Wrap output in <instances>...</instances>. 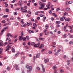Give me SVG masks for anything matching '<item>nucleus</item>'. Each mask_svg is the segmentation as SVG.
Instances as JSON below:
<instances>
[{
	"label": "nucleus",
	"mask_w": 73,
	"mask_h": 73,
	"mask_svg": "<svg viewBox=\"0 0 73 73\" xmlns=\"http://www.w3.org/2000/svg\"><path fill=\"white\" fill-rule=\"evenodd\" d=\"M19 38V41H21L22 40L23 41H26V37H21V36H20Z\"/></svg>",
	"instance_id": "1"
},
{
	"label": "nucleus",
	"mask_w": 73,
	"mask_h": 73,
	"mask_svg": "<svg viewBox=\"0 0 73 73\" xmlns=\"http://www.w3.org/2000/svg\"><path fill=\"white\" fill-rule=\"evenodd\" d=\"M20 11L21 12H25V13H26V12L28 11V10H26L25 9H22V10H21Z\"/></svg>",
	"instance_id": "2"
},
{
	"label": "nucleus",
	"mask_w": 73,
	"mask_h": 73,
	"mask_svg": "<svg viewBox=\"0 0 73 73\" xmlns=\"http://www.w3.org/2000/svg\"><path fill=\"white\" fill-rule=\"evenodd\" d=\"M44 60L45 63H46V62H49V59L48 58L45 59V58H44Z\"/></svg>",
	"instance_id": "3"
},
{
	"label": "nucleus",
	"mask_w": 73,
	"mask_h": 73,
	"mask_svg": "<svg viewBox=\"0 0 73 73\" xmlns=\"http://www.w3.org/2000/svg\"><path fill=\"white\" fill-rule=\"evenodd\" d=\"M41 66L42 67V70L43 72H45V67H44V65L42 64Z\"/></svg>",
	"instance_id": "4"
},
{
	"label": "nucleus",
	"mask_w": 73,
	"mask_h": 73,
	"mask_svg": "<svg viewBox=\"0 0 73 73\" xmlns=\"http://www.w3.org/2000/svg\"><path fill=\"white\" fill-rule=\"evenodd\" d=\"M26 68H27V69H31V68H32V66H29L28 65H26Z\"/></svg>",
	"instance_id": "5"
},
{
	"label": "nucleus",
	"mask_w": 73,
	"mask_h": 73,
	"mask_svg": "<svg viewBox=\"0 0 73 73\" xmlns=\"http://www.w3.org/2000/svg\"><path fill=\"white\" fill-rule=\"evenodd\" d=\"M29 33H33L35 32V31L33 30H29L28 31Z\"/></svg>",
	"instance_id": "6"
},
{
	"label": "nucleus",
	"mask_w": 73,
	"mask_h": 73,
	"mask_svg": "<svg viewBox=\"0 0 73 73\" xmlns=\"http://www.w3.org/2000/svg\"><path fill=\"white\" fill-rule=\"evenodd\" d=\"M29 70H28L27 71V73H30L32 70V68H29Z\"/></svg>",
	"instance_id": "7"
},
{
	"label": "nucleus",
	"mask_w": 73,
	"mask_h": 73,
	"mask_svg": "<svg viewBox=\"0 0 73 73\" xmlns=\"http://www.w3.org/2000/svg\"><path fill=\"white\" fill-rule=\"evenodd\" d=\"M65 21H70V19L68 18V19H65Z\"/></svg>",
	"instance_id": "8"
},
{
	"label": "nucleus",
	"mask_w": 73,
	"mask_h": 73,
	"mask_svg": "<svg viewBox=\"0 0 73 73\" xmlns=\"http://www.w3.org/2000/svg\"><path fill=\"white\" fill-rule=\"evenodd\" d=\"M70 9L68 7L66 9V11H70Z\"/></svg>",
	"instance_id": "9"
},
{
	"label": "nucleus",
	"mask_w": 73,
	"mask_h": 73,
	"mask_svg": "<svg viewBox=\"0 0 73 73\" xmlns=\"http://www.w3.org/2000/svg\"><path fill=\"white\" fill-rule=\"evenodd\" d=\"M68 37V35L67 34H64L63 35L64 38H66Z\"/></svg>",
	"instance_id": "10"
},
{
	"label": "nucleus",
	"mask_w": 73,
	"mask_h": 73,
	"mask_svg": "<svg viewBox=\"0 0 73 73\" xmlns=\"http://www.w3.org/2000/svg\"><path fill=\"white\" fill-rule=\"evenodd\" d=\"M56 24H59L61 23V21H56Z\"/></svg>",
	"instance_id": "11"
},
{
	"label": "nucleus",
	"mask_w": 73,
	"mask_h": 73,
	"mask_svg": "<svg viewBox=\"0 0 73 73\" xmlns=\"http://www.w3.org/2000/svg\"><path fill=\"white\" fill-rule=\"evenodd\" d=\"M12 51L13 53H15V49L13 47H12Z\"/></svg>",
	"instance_id": "12"
},
{
	"label": "nucleus",
	"mask_w": 73,
	"mask_h": 73,
	"mask_svg": "<svg viewBox=\"0 0 73 73\" xmlns=\"http://www.w3.org/2000/svg\"><path fill=\"white\" fill-rule=\"evenodd\" d=\"M12 45H11L10 46L9 45H8L7 46V47L9 49H10V48H11V47H12Z\"/></svg>",
	"instance_id": "13"
},
{
	"label": "nucleus",
	"mask_w": 73,
	"mask_h": 73,
	"mask_svg": "<svg viewBox=\"0 0 73 73\" xmlns=\"http://www.w3.org/2000/svg\"><path fill=\"white\" fill-rule=\"evenodd\" d=\"M46 7H47V8L48 9H50V6L49 5H46Z\"/></svg>",
	"instance_id": "14"
},
{
	"label": "nucleus",
	"mask_w": 73,
	"mask_h": 73,
	"mask_svg": "<svg viewBox=\"0 0 73 73\" xmlns=\"http://www.w3.org/2000/svg\"><path fill=\"white\" fill-rule=\"evenodd\" d=\"M24 35V34H23V31H22L21 32V37H23V36Z\"/></svg>",
	"instance_id": "15"
},
{
	"label": "nucleus",
	"mask_w": 73,
	"mask_h": 73,
	"mask_svg": "<svg viewBox=\"0 0 73 73\" xmlns=\"http://www.w3.org/2000/svg\"><path fill=\"white\" fill-rule=\"evenodd\" d=\"M7 17H8V15H4V16H3V18H5V17L7 18Z\"/></svg>",
	"instance_id": "16"
},
{
	"label": "nucleus",
	"mask_w": 73,
	"mask_h": 73,
	"mask_svg": "<svg viewBox=\"0 0 73 73\" xmlns=\"http://www.w3.org/2000/svg\"><path fill=\"white\" fill-rule=\"evenodd\" d=\"M53 68L54 69H57V66H56V65L54 66H53Z\"/></svg>",
	"instance_id": "17"
},
{
	"label": "nucleus",
	"mask_w": 73,
	"mask_h": 73,
	"mask_svg": "<svg viewBox=\"0 0 73 73\" xmlns=\"http://www.w3.org/2000/svg\"><path fill=\"white\" fill-rule=\"evenodd\" d=\"M68 4H72V3H73V2L72 1H70L68 2Z\"/></svg>",
	"instance_id": "18"
},
{
	"label": "nucleus",
	"mask_w": 73,
	"mask_h": 73,
	"mask_svg": "<svg viewBox=\"0 0 73 73\" xmlns=\"http://www.w3.org/2000/svg\"><path fill=\"white\" fill-rule=\"evenodd\" d=\"M11 69L10 68V67H8L7 68V70L8 71H9V70H10Z\"/></svg>",
	"instance_id": "19"
},
{
	"label": "nucleus",
	"mask_w": 73,
	"mask_h": 73,
	"mask_svg": "<svg viewBox=\"0 0 73 73\" xmlns=\"http://www.w3.org/2000/svg\"><path fill=\"white\" fill-rule=\"evenodd\" d=\"M34 47H35V48H36V47H38V48L39 46H37V44H35L34 46Z\"/></svg>",
	"instance_id": "20"
},
{
	"label": "nucleus",
	"mask_w": 73,
	"mask_h": 73,
	"mask_svg": "<svg viewBox=\"0 0 73 73\" xmlns=\"http://www.w3.org/2000/svg\"><path fill=\"white\" fill-rule=\"evenodd\" d=\"M6 12H9V10L8 8H7L6 9Z\"/></svg>",
	"instance_id": "21"
},
{
	"label": "nucleus",
	"mask_w": 73,
	"mask_h": 73,
	"mask_svg": "<svg viewBox=\"0 0 73 73\" xmlns=\"http://www.w3.org/2000/svg\"><path fill=\"white\" fill-rule=\"evenodd\" d=\"M25 7H23V6H21V10L22 9H24V8H25Z\"/></svg>",
	"instance_id": "22"
},
{
	"label": "nucleus",
	"mask_w": 73,
	"mask_h": 73,
	"mask_svg": "<svg viewBox=\"0 0 73 73\" xmlns=\"http://www.w3.org/2000/svg\"><path fill=\"white\" fill-rule=\"evenodd\" d=\"M14 15H17V12H15L14 13Z\"/></svg>",
	"instance_id": "23"
},
{
	"label": "nucleus",
	"mask_w": 73,
	"mask_h": 73,
	"mask_svg": "<svg viewBox=\"0 0 73 73\" xmlns=\"http://www.w3.org/2000/svg\"><path fill=\"white\" fill-rule=\"evenodd\" d=\"M49 12L50 14H52V10H50L49 11Z\"/></svg>",
	"instance_id": "24"
},
{
	"label": "nucleus",
	"mask_w": 73,
	"mask_h": 73,
	"mask_svg": "<svg viewBox=\"0 0 73 73\" xmlns=\"http://www.w3.org/2000/svg\"><path fill=\"white\" fill-rule=\"evenodd\" d=\"M69 44L70 45H72V44H73V42L70 41L69 42Z\"/></svg>",
	"instance_id": "25"
},
{
	"label": "nucleus",
	"mask_w": 73,
	"mask_h": 73,
	"mask_svg": "<svg viewBox=\"0 0 73 73\" xmlns=\"http://www.w3.org/2000/svg\"><path fill=\"white\" fill-rule=\"evenodd\" d=\"M33 25L34 27H37V24L36 23H34L33 24Z\"/></svg>",
	"instance_id": "26"
},
{
	"label": "nucleus",
	"mask_w": 73,
	"mask_h": 73,
	"mask_svg": "<svg viewBox=\"0 0 73 73\" xmlns=\"http://www.w3.org/2000/svg\"><path fill=\"white\" fill-rule=\"evenodd\" d=\"M56 11H60V8H57L56 9Z\"/></svg>",
	"instance_id": "27"
},
{
	"label": "nucleus",
	"mask_w": 73,
	"mask_h": 73,
	"mask_svg": "<svg viewBox=\"0 0 73 73\" xmlns=\"http://www.w3.org/2000/svg\"><path fill=\"white\" fill-rule=\"evenodd\" d=\"M44 15L40 14V17H44Z\"/></svg>",
	"instance_id": "28"
},
{
	"label": "nucleus",
	"mask_w": 73,
	"mask_h": 73,
	"mask_svg": "<svg viewBox=\"0 0 73 73\" xmlns=\"http://www.w3.org/2000/svg\"><path fill=\"white\" fill-rule=\"evenodd\" d=\"M69 38H73V36L72 35H70L69 36Z\"/></svg>",
	"instance_id": "29"
},
{
	"label": "nucleus",
	"mask_w": 73,
	"mask_h": 73,
	"mask_svg": "<svg viewBox=\"0 0 73 73\" xmlns=\"http://www.w3.org/2000/svg\"><path fill=\"white\" fill-rule=\"evenodd\" d=\"M35 14L36 15H38V12L37 11L35 13Z\"/></svg>",
	"instance_id": "30"
},
{
	"label": "nucleus",
	"mask_w": 73,
	"mask_h": 73,
	"mask_svg": "<svg viewBox=\"0 0 73 73\" xmlns=\"http://www.w3.org/2000/svg\"><path fill=\"white\" fill-rule=\"evenodd\" d=\"M39 40H43V38H38Z\"/></svg>",
	"instance_id": "31"
},
{
	"label": "nucleus",
	"mask_w": 73,
	"mask_h": 73,
	"mask_svg": "<svg viewBox=\"0 0 73 73\" xmlns=\"http://www.w3.org/2000/svg\"><path fill=\"white\" fill-rule=\"evenodd\" d=\"M28 13L30 14H31V13H32L30 11V10H29L28 11Z\"/></svg>",
	"instance_id": "32"
},
{
	"label": "nucleus",
	"mask_w": 73,
	"mask_h": 73,
	"mask_svg": "<svg viewBox=\"0 0 73 73\" xmlns=\"http://www.w3.org/2000/svg\"><path fill=\"white\" fill-rule=\"evenodd\" d=\"M11 39H10L8 41V43H9L8 45H9V44H10V42H11Z\"/></svg>",
	"instance_id": "33"
},
{
	"label": "nucleus",
	"mask_w": 73,
	"mask_h": 73,
	"mask_svg": "<svg viewBox=\"0 0 73 73\" xmlns=\"http://www.w3.org/2000/svg\"><path fill=\"white\" fill-rule=\"evenodd\" d=\"M35 42H33L31 44V45H33L35 44Z\"/></svg>",
	"instance_id": "34"
},
{
	"label": "nucleus",
	"mask_w": 73,
	"mask_h": 73,
	"mask_svg": "<svg viewBox=\"0 0 73 73\" xmlns=\"http://www.w3.org/2000/svg\"><path fill=\"white\" fill-rule=\"evenodd\" d=\"M60 20L61 21H64V20L61 17L60 18Z\"/></svg>",
	"instance_id": "35"
},
{
	"label": "nucleus",
	"mask_w": 73,
	"mask_h": 73,
	"mask_svg": "<svg viewBox=\"0 0 73 73\" xmlns=\"http://www.w3.org/2000/svg\"><path fill=\"white\" fill-rule=\"evenodd\" d=\"M26 38H27V40H29V36H26Z\"/></svg>",
	"instance_id": "36"
},
{
	"label": "nucleus",
	"mask_w": 73,
	"mask_h": 73,
	"mask_svg": "<svg viewBox=\"0 0 73 73\" xmlns=\"http://www.w3.org/2000/svg\"><path fill=\"white\" fill-rule=\"evenodd\" d=\"M8 29V27H5L3 29H4V30H5V29Z\"/></svg>",
	"instance_id": "37"
},
{
	"label": "nucleus",
	"mask_w": 73,
	"mask_h": 73,
	"mask_svg": "<svg viewBox=\"0 0 73 73\" xmlns=\"http://www.w3.org/2000/svg\"><path fill=\"white\" fill-rule=\"evenodd\" d=\"M26 16H27V17H30V15L29 14H27L26 15Z\"/></svg>",
	"instance_id": "38"
},
{
	"label": "nucleus",
	"mask_w": 73,
	"mask_h": 73,
	"mask_svg": "<svg viewBox=\"0 0 73 73\" xmlns=\"http://www.w3.org/2000/svg\"><path fill=\"white\" fill-rule=\"evenodd\" d=\"M40 55L37 54L36 57L37 58H38V57L40 56Z\"/></svg>",
	"instance_id": "39"
},
{
	"label": "nucleus",
	"mask_w": 73,
	"mask_h": 73,
	"mask_svg": "<svg viewBox=\"0 0 73 73\" xmlns=\"http://www.w3.org/2000/svg\"><path fill=\"white\" fill-rule=\"evenodd\" d=\"M37 4L36 3H34V7H36V6H37Z\"/></svg>",
	"instance_id": "40"
},
{
	"label": "nucleus",
	"mask_w": 73,
	"mask_h": 73,
	"mask_svg": "<svg viewBox=\"0 0 73 73\" xmlns=\"http://www.w3.org/2000/svg\"><path fill=\"white\" fill-rule=\"evenodd\" d=\"M41 1L43 2V3H45L46 2V0H41Z\"/></svg>",
	"instance_id": "41"
},
{
	"label": "nucleus",
	"mask_w": 73,
	"mask_h": 73,
	"mask_svg": "<svg viewBox=\"0 0 73 73\" xmlns=\"http://www.w3.org/2000/svg\"><path fill=\"white\" fill-rule=\"evenodd\" d=\"M56 27H58V28H59V27H61V26L60 25H57Z\"/></svg>",
	"instance_id": "42"
},
{
	"label": "nucleus",
	"mask_w": 73,
	"mask_h": 73,
	"mask_svg": "<svg viewBox=\"0 0 73 73\" xmlns=\"http://www.w3.org/2000/svg\"><path fill=\"white\" fill-rule=\"evenodd\" d=\"M27 25L28 26H29L30 25L29 23H28V22H27Z\"/></svg>",
	"instance_id": "43"
},
{
	"label": "nucleus",
	"mask_w": 73,
	"mask_h": 73,
	"mask_svg": "<svg viewBox=\"0 0 73 73\" xmlns=\"http://www.w3.org/2000/svg\"><path fill=\"white\" fill-rule=\"evenodd\" d=\"M45 27H46V29H48V25H46Z\"/></svg>",
	"instance_id": "44"
},
{
	"label": "nucleus",
	"mask_w": 73,
	"mask_h": 73,
	"mask_svg": "<svg viewBox=\"0 0 73 73\" xmlns=\"http://www.w3.org/2000/svg\"><path fill=\"white\" fill-rule=\"evenodd\" d=\"M37 20H40V17H37Z\"/></svg>",
	"instance_id": "45"
},
{
	"label": "nucleus",
	"mask_w": 73,
	"mask_h": 73,
	"mask_svg": "<svg viewBox=\"0 0 73 73\" xmlns=\"http://www.w3.org/2000/svg\"><path fill=\"white\" fill-rule=\"evenodd\" d=\"M20 9V8L15 9V11H17V10H19Z\"/></svg>",
	"instance_id": "46"
},
{
	"label": "nucleus",
	"mask_w": 73,
	"mask_h": 73,
	"mask_svg": "<svg viewBox=\"0 0 73 73\" xmlns=\"http://www.w3.org/2000/svg\"><path fill=\"white\" fill-rule=\"evenodd\" d=\"M0 43H2V44H4V42L2 40H0Z\"/></svg>",
	"instance_id": "47"
},
{
	"label": "nucleus",
	"mask_w": 73,
	"mask_h": 73,
	"mask_svg": "<svg viewBox=\"0 0 73 73\" xmlns=\"http://www.w3.org/2000/svg\"><path fill=\"white\" fill-rule=\"evenodd\" d=\"M43 34V33H40V36H42V34Z\"/></svg>",
	"instance_id": "48"
},
{
	"label": "nucleus",
	"mask_w": 73,
	"mask_h": 73,
	"mask_svg": "<svg viewBox=\"0 0 73 73\" xmlns=\"http://www.w3.org/2000/svg\"><path fill=\"white\" fill-rule=\"evenodd\" d=\"M36 69H38V70H40V67H37V68H36Z\"/></svg>",
	"instance_id": "49"
},
{
	"label": "nucleus",
	"mask_w": 73,
	"mask_h": 73,
	"mask_svg": "<svg viewBox=\"0 0 73 73\" xmlns=\"http://www.w3.org/2000/svg\"><path fill=\"white\" fill-rule=\"evenodd\" d=\"M25 42H24L23 43V45H24V46H25V45H26V44H25Z\"/></svg>",
	"instance_id": "50"
},
{
	"label": "nucleus",
	"mask_w": 73,
	"mask_h": 73,
	"mask_svg": "<svg viewBox=\"0 0 73 73\" xmlns=\"http://www.w3.org/2000/svg\"><path fill=\"white\" fill-rule=\"evenodd\" d=\"M45 49H42V50H41V52H44V50H45Z\"/></svg>",
	"instance_id": "51"
},
{
	"label": "nucleus",
	"mask_w": 73,
	"mask_h": 73,
	"mask_svg": "<svg viewBox=\"0 0 73 73\" xmlns=\"http://www.w3.org/2000/svg\"><path fill=\"white\" fill-rule=\"evenodd\" d=\"M3 43H0V46H3Z\"/></svg>",
	"instance_id": "52"
},
{
	"label": "nucleus",
	"mask_w": 73,
	"mask_h": 73,
	"mask_svg": "<svg viewBox=\"0 0 73 73\" xmlns=\"http://www.w3.org/2000/svg\"><path fill=\"white\" fill-rule=\"evenodd\" d=\"M5 22V20H3L2 21L1 23H4Z\"/></svg>",
	"instance_id": "53"
},
{
	"label": "nucleus",
	"mask_w": 73,
	"mask_h": 73,
	"mask_svg": "<svg viewBox=\"0 0 73 73\" xmlns=\"http://www.w3.org/2000/svg\"><path fill=\"white\" fill-rule=\"evenodd\" d=\"M57 33H58V34H60L61 33V31H58Z\"/></svg>",
	"instance_id": "54"
},
{
	"label": "nucleus",
	"mask_w": 73,
	"mask_h": 73,
	"mask_svg": "<svg viewBox=\"0 0 73 73\" xmlns=\"http://www.w3.org/2000/svg\"><path fill=\"white\" fill-rule=\"evenodd\" d=\"M18 23H15V25H16V26H17V25H18Z\"/></svg>",
	"instance_id": "55"
},
{
	"label": "nucleus",
	"mask_w": 73,
	"mask_h": 73,
	"mask_svg": "<svg viewBox=\"0 0 73 73\" xmlns=\"http://www.w3.org/2000/svg\"><path fill=\"white\" fill-rule=\"evenodd\" d=\"M8 4H6L5 7H8Z\"/></svg>",
	"instance_id": "56"
},
{
	"label": "nucleus",
	"mask_w": 73,
	"mask_h": 73,
	"mask_svg": "<svg viewBox=\"0 0 73 73\" xmlns=\"http://www.w3.org/2000/svg\"><path fill=\"white\" fill-rule=\"evenodd\" d=\"M11 51H7V53H8L9 54H11Z\"/></svg>",
	"instance_id": "57"
},
{
	"label": "nucleus",
	"mask_w": 73,
	"mask_h": 73,
	"mask_svg": "<svg viewBox=\"0 0 73 73\" xmlns=\"http://www.w3.org/2000/svg\"><path fill=\"white\" fill-rule=\"evenodd\" d=\"M48 53L49 54H51V53H52V52L50 51L48 52Z\"/></svg>",
	"instance_id": "58"
},
{
	"label": "nucleus",
	"mask_w": 73,
	"mask_h": 73,
	"mask_svg": "<svg viewBox=\"0 0 73 73\" xmlns=\"http://www.w3.org/2000/svg\"><path fill=\"white\" fill-rule=\"evenodd\" d=\"M45 34L46 35H48V34H49V32L46 33H45Z\"/></svg>",
	"instance_id": "59"
},
{
	"label": "nucleus",
	"mask_w": 73,
	"mask_h": 73,
	"mask_svg": "<svg viewBox=\"0 0 73 73\" xmlns=\"http://www.w3.org/2000/svg\"><path fill=\"white\" fill-rule=\"evenodd\" d=\"M7 42H6L4 44H3L4 46H5V45H7Z\"/></svg>",
	"instance_id": "60"
},
{
	"label": "nucleus",
	"mask_w": 73,
	"mask_h": 73,
	"mask_svg": "<svg viewBox=\"0 0 73 73\" xmlns=\"http://www.w3.org/2000/svg\"><path fill=\"white\" fill-rule=\"evenodd\" d=\"M17 41V39H15L14 40V42H16Z\"/></svg>",
	"instance_id": "61"
},
{
	"label": "nucleus",
	"mask_w": 73,
	"mask_h": 73,
	"mask_svg": "<svg viewBox=\"0 0 73 73\" xmlns=\"http://www.w3.org/2000/svg\"><path fill=\"white\" fill-rule=\"evenodd\" d=\"M21 22L22 23V24H24V22L23 21V20H21Z\"/></svg>",
	"instance_id": "62"
},
{
	"label": "nucleus",
	"mask_w": 73,
	"mask_h": 73,
	"mask_svg": "<svg viewBox=\"0 0 73 73\" xmlns=\"http://www.w3.org/2000/svg\"><path fill=\"white\" fill-rule=\"evenodd\" d=\"M48 9V8H44V10L46 11Z\"/></svg>",
	"instance_id": "63"
},
{
	"label": "nucleus",
	"mask_w": 73,
	"mask_h": 73,
	"mask_svg": "<svg viewBox=\"0 0 73 73\" xmlns=\"http://www.w3.org/2000/svg\"><path fill=\"white\" fill-rule=\"evenodd\" d=\"M54 18L53 17H52L51 18V20H54Z\"/></svg>",
	"instance_id": "64"
}]
</instances>
